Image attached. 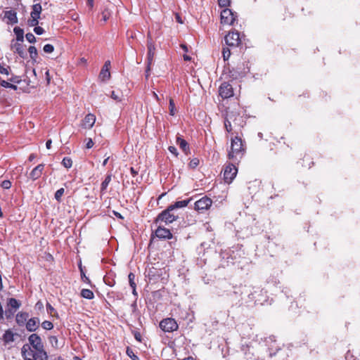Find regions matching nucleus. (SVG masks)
Wrapping results in <instances>:
<instances>
[{
  "instance_id": "39448f33",
  "label": "nucleus",
  "mask_w": 360,
  "mask_h": 360,
  "mask_svg": "<svg viewBox=\"0 0 360 360\" xmlns=\"http://www.w3.org/2000/svg\"><path fill=\"white\" fill-rule=\"evenodd\" d=\"M237 15L230 9L224 8L221 12V22L222 24L233 25Z\"/></svg>"
},
{
  "instance_id": "cd10ccee",
  "label": "nucleus",
  "mask_w": 360,
  "mask_h": 360,
  "mask_svg": "<svg viewBox=\"0 0 360 360\" xmlns=\"http://www.w3.org/2000/svg\"><path fill=\"white\" fill-rule=\"evenodd\" d=\"M81 296L88 300H92L94 297V292L89 289H82Z\"/></svg>"
},
{
  "instance_id": "8fccbe9b",
  "label": "nucleus",
  "mask_w": 360,
  "mask_h": 360,
  "mask_svg": "<svg viewBox=\"0 0 360 360\" xmlns=\"http://www.w3.org/2000/svg\"><path fill=\"white\" fill-rule=\"evenodd\" d=\"M46 310L47 312L50 314H52L56 311L55 309L49 303L46 304Z\"/></svg>"
},
{
  "instance_id": "37998d69",
  "label": "nucleus",
  "mask_w": 360,
  "mask_h": 360,
  "mask_svg": "<svg viewBox=\"0 0 360 360\" xmlns=\"http://www.w3.org/2000/svg\"><path fill=\"white\" fill-rule=\"evenodd\" d=\"M25 37L30 43H34L36 41V38L32 33L26 34Z\"/></svg>"
},
{
  "instance_id": "c85d7f7f",
  "label": "nucleus",
  "mask_w": 360,
  "mask_h": 360,
  "mask_svg": "<svg viewBox=\"0 0 360 360\" xmlns=\"http://www.w3.org/2000/svg\"><path fill=\"white\" fill-rule=\"evenodd\" d=\"M8 305L15 309H18L20 307V302L15 298H9Z\"/></svg>"
},
{
  "instance_id": "ea45409f",
  "label": "nucleus",
  "mask_w": 360,
  "mask_h": 360,
  "mask_svg": "<svg viewBox=\"0 0 360 360\" xmlns=\"http://www.w3.org/2000/svg\"><path fill=\"white\" fill-rule=\"evenodd\" d=\"M128 278L130 286L131 288L136 287V283L134 282L135 275L133 273H130L128 276Z\"/></svg>"
},
{
  "instance_id": "5701e85b",
  "label": "nucleus",
  "mask_w": 360,
  "mask_h": 360,
  "mask_svg": "<svg viewBox=\"0 0 360 360\" xmlns=\"http://www.w3.org/2000/svg\"><path fill=\"white\" fill-rule=\"evenodd\" d=\"M176 144L179 146V147L181 148V149L186 153L187 154L188 152L189 151V147L188 146V143L186 140H184V139H182L181 136H177L176 137Z\"/></svg>"
},
{
  "instance_id": "1a4fd4ad",
  "label": "nucleus",
  "mask_w": 360,
  "mask_h": 360,
  "mask_svg": "<svg viewBox=\"0 0 360 360\" xmlns=\"http://www.w3.org/2000/svg\"><path fill=\"white\" fill-rule=\"evenodd\" d=\"M212 201L210 198L202 197L194 204L195 210L200 212L207 210L212 205Z\"/></svg>"
},
{
  "instance_id": "a211bd4d",
  "label": "nucleus",
  "mask_w": 360,
  "mask_h": 360,
  "mask_svg": "<svg viewBox=\"0 0 360 360\" xmlns=\"http://www.w3.org/2000/svg\"><path fill=\"white\" fill-rule=\"evenodd\" d=\"M44 168V164H39L35 167L30 174V178L33 181L38 179L42 174V172Z\"/></svg>"
},
{
  "instance_id": "09e8293b",
  "label": "nucleus",
  "mask_w": 360,
  "mask_h": 360,
  "mask_svg": "<svg viewBox=\"0 0 360 360\" xmlns=\"http://www.w3.org/2000/svg\"><path fill=\"white\" fill-rule=\"evenodd\" d=\"M34 32L38 34V35H41L44 33V30L42 27H39V26H36L34 28Z\"/></svg>"
},
{
  "instance_id": "69168bd1",
  "label": "nucleus",
  "mask_w": 360,
  "mask_h": 360,
  "mask_svg": "<svg viewBox=\"0 0 360 360\" xmlns=\"http://www.w3.org/2000/svg\"><path fill=\"white\" fill-rule=\"evenodd\" d=\"M11 82H14V83H18L19 82V80H18L17 77H12L9 79Z\"/></svg>"
},
{
  "instance_id": "f8f14e48",
  "label": "nucleus",
  "mask_w": 360,
  "mask_h": 360,
  "mask_svg": "<svg viewBox=\"0 0 360 360\" xmlns=\"http://www.w3.org/2000/svg\"><path fill=\"white\" fill-rule=\"evenodd\" d=\"M28 341L30 344V345L32 346V347L36 350H42V348L44 347L41 338L35 333H33L30 335L28 338Z\"/></svg>"
},
{
  "instance_id": "c03bdc74",
  "label": "nucleus",
  "mask_w": 360,
  "mask_h": 360,
  "mask_svg": "<svg viewBox=\"0 0 360 360\" xmlns=\"http://www.w3.org/2000/svg\"><path fill=\"white\" fill-rule=\"evenodd\" d=\"M147 273V276L149 277L150 279H153V278H154L156 276L155 269L154 268L148 269Z\"/></svg>"
},
{
  "instance_id": "3c124183",
  "label": "nucleus",
  "mask_w": 360,
  "mask_h": 360,
  "mask_svg": "<svg viewBox=\"0 0 360 360\" xmlns=\"http://www.w3.org/2000/svg\"><path fill=\"white\" fill-rule=\"evenodd\" d=\"M169 151L174 155L176 157L178 155L177 149L174 146H169L168 148Z\"/></svg>"
},
{
  "instance_id": "603ef678",
  "label": "nucleus",
  "mask_w": 360,
  "mask_h": 360,
  "mask_svg": "<svg viewBox=\"0 0 360 360\" xmlns=\"http://www.w3.org/2000/svg\"><path fill=\"white\" fill-rule=\"evenodd\" d=\"M94 146V142L91 139H86V148H91Z\"/></svg>"
},
{
  "instance_id": "7c9ffc66",
  "label": "nucleus",
  "mask_w": 360,
  "mask_h": 360,
  "mask_svg": "<svg viewBox=\"0 0 360 360\" xmlns=\"http://www.w3.org/2000/svg\"><path fill=\"white\" fill-rule=\"evenodd\" d=\"M28 52L30 53V58L32 60H35L37 56V50L35 46H30L28 49Z\"/></svg>"
},
{
  "instance_id": "58836bf2",
  "label": "nucleus",
  "mask_w": 360,
  "mask_h": 360,
  "mask_svg": "<svg viewBox=\"0 0 360 360\" xmlns=\"http://www.w3.org/2000/svg\"><path fill=\"white\" fill-rule=\"evenodd\" d=\"M43 50L45 53H51L54 51V47L52 44H47L44 45Z\"/></svg>"
},
{
  "instance_id": "72a5a7b5",
  "label": "nucleus",
  "mask_w": 360,
  "mask_h": 360,
  "mask_svg": "<svg viewBox=\"0 0 360 360\" xmlns=\"http://www.w3.org/2000/svg\"><path fill=\"white\" fill-rule=\"evenodd\" d=\"M64 192L65 189L61 188L55 193L54 198L58 202H61V197L64 194Z\"/></svg>"
},
{
  "instance_id": "2f4dec72",
  "label": "nucleus",
  "mask_w": 360,
  "mask_h": 360,
  "mask_svg": "<svg viewBox=\"0 0 360 360\" xmlns=\"http://www.w3.org/2000/svg\"><path fill=\"white\" fill-rule=\"evenodd\" d=\"M49 340L51 346L56 349L59 347L58 340L56 336L52 335L49 338Z\"/></svg>"
},
{
  "instance_id": "a19ab883",
  "label": "nucleus",
  "mask_w": 360,
  "mask_h": 360,
  "mask_svg": "<svg viewBox=\"0 0 360 360\" xmlns=\"http://www.w3.org/2000/svg\"><path fill=\"white\" fill-rule=\"evenodd\" d=\"M222 55H223L224 60H227L231 56L230 50L228 48L227 49L224 48L223 51H222Z\"/></svg>"
},
{
  "instance_id": "2eb2a0df",
  "label": "nucleus",
  "mask_w": 360,
  "mask_h": 360,
  "mask_svg": "<svg viewBox=\"0 0 360 360\" xmlns=\"http://www.w3.org/2000/svg\"><path fill=\"white\" fill-rule=\"evenodd\" d=\"M96 122V117L91 113H89L85 116L81 124L82 127L84 129H91Z\"/></svg>"
},
{
  "instance_id": "a878e982",
  "label": "nucleus",
  "mask_w": 360,
  "mask_h": 360,
  "mask_svg": "<svg viewBox=\"0 0 360 360\" xmlns=\"http://www.w3.org/2000/svg\"><path fill=\"white\" fill-rule=\"evenodd\" d=\"M13 32H14V33L16 35V40L18 41L22 42L23 40H24V36H23L24 35V31H23V30L21 29L19 27H15L13 29Z\"/></svg>"
},
{
  "instance_id": "9b49d317",
  "label": "nucleus",
  "mask_w": 360,
  "mask_h": 360,
  "mask_svg": "<svg viewBox=\"0 0 360 360\" xmlns=\"http://www.w3.org/2000/svg\"><path fill=\"white\" fill-rule=\"evenodd\" d=\"M22 356L24 360H37V354L34 352L27 344L22 346L21 349Z\"/></svg>"
},
{
  "instance_id": "4be33fe9",
  "label": "nucleus",
  "mask_w": 360,
  "mask_h": 360,
  "mask_svg": "<svg viewBox=\"0 0 360 360\" xmlns=\"http://www.w3.org/2000/svg\"><path fill=\"white\" fill-rule=\"evenodd\" d=\"M29 314L26 312H20L17 314L15 321L19 326H23L27 321Z\"/></svg>"
},
{
  "instance_id": "de8ad7c7",
  "label": "nucleus",
  "mask_w": 360,
  "mask_h": 360,
  "mask_svg": "<svg viewBox=\"0 0 360 360\" xmlns=\"http://www.w3.org/2000/svg\"><path fill=\"white\" fill-rule=\"evenodd\" d=\"M39 23V20L37 19H35V18H31L30 20H28V25L31 27H36Z\"/></svg>"
},
{
  "instance_id": "b1692460",
  "label": "nucleus",
  "mask_w": 360,
  "mask_h": 360,
  "mask_svg": "<svg viewBox=\"0 0 360 360\" xmlns=\"http://www.w3.org/2000/svg\"><path fill=\"white\" fill-rule=\"evenodd\" d=\"M191 200V198L176 201L174 204L169 205V207H172V210L174 211V210H176V209L186 207Z\"/></svg>"
},
{
  "instance_id": "0e129e2a",
  "label": "nucleus",
  "mask_w": 360,
  "mask_h": 360,
  "mask_svg": "<svg viewBox=\"0 0 360 360\" xmlns=\"http://www.w3.org/2000/svg\"><path fill=\"white\" fill-rule=\"evenodd\" d=\"M181 48L185 51H188V47L186 44H181Z\"/></svg>"
},
{
  "instance_id": "e2e57ef3",
  "label": "nucleus",
  "mask_w": 360,
  "mask_h": 360,
  "mask_svg": "<svg viewBox=\"0 0 360 360\" xmlns=\"http://www.w3.org/2000/svg\"><path fill=\"white\" fill-rule=\"evenodd\" d=\"M184 59L186 61H190L191 60V57L188 55H184Z\"/></svg>"
},
{
  "instance_id": "6e6552de",
  "label": "nucleus",
  "mask_w": 360,
  "mask_h": 360,
  "mask_svg": "<svg viewBox=\"0 0 360 360\" xmlns=\"http://www.w3.org/2000/svg\"><path fill=\"white\" fill-rule=\"evenodd\" d=\"M226 45L231 47H236L240 44V37L238 32H229L224 38Z\"/></svg>"
},
{
  "instance_id": "423d86ee",
  "label": "nucleus",
  "mask_w": 360,
  "mask_h": 360,
  "mask_svg": "<svg viewBox=\"0 0 360 360\" xmlns=\"http://www.w3.org/2000/svg\"><path fill=\"white\" fill-rule=\"evenodd\" d=\"M160 327L163 331L170 333L177 330L178 324L174 319L167 318L160 321Z\"/></svg>"
},
{
  "instance_id": "dca6fc26",
  "label": "nucleus",
  "mask_w": 360,
  "mask_h": 360,
  "mask_svg": "<svg viewBox=\"0 0 360 360\" xmlns=\"http://www.w3.org/2000/svg\"><path fill=\"white\" fill-rule=\"evenodd\" d=\"M155 236L160 239H170L172 234L168 229L159 226L155 231Z\"/></svg>"
},
{
  "instance_id": "0eeeda50",
  "label": "nucleus",
  "mask_w": 360,
  "mask_h": 360,
  "mask_svg": "<svg viewBox=\"0 0 360 360\" xmlns=\"http://www.w3.org/2000/svg\"><path fill=\"white\" fill-rule=\"evenodd\" d=\"M238 169L233 164H229L224 168V179L226 183H231L236 177Z\"/></svg>"
},
{
  "instance_id": "4d7b16f0",
  "label": "nucleus",
  "mask_w": 360,
  "mask_h": 360,
  "mask_svg": "<svg viewBox=\"0 0 360 360\" xmlns=\"http://www.w3.org/2000/svg\"><path fill=\"white\" fill-rule=\"evenodd\" d=\"M40 14L41 13H35V12L32 11L31 12V18L39 20V18H40Z\"/></svg>"
},
{
  "instance_id": "aec40b11",
  "label": "nucleus",
  "mask_w": 360,
  "mask_h": 360,
  "mask_svg": "<svg viewBox=\"0 0 360 360\" xmlns=\"http://www.w3.org/2000/svg\"><path fill=\"white\" fill-rule=\"evenodd\" d=\"M39 325V318L34 317L29 319L26 323V328L30 332L35 331Z\"/></svg>"
},
{
  "instance_id": "c9c22d12",
  "label": "nucleus",
  "mask_w": 360,
  "mask_h": 360,
  "mask_svg": "<svg viewBox=\"0 0 360 360\" xmlns=\"http://www.w3.org/2000/svg\"><path fill=\"white\" fill-rule=\"evenodd\" d=\"M41 327L45 330H51L53 328V324L49 321H44L41 323Z\"/></svg>"
},
{
  "instance_id": "f03ea898",
  "label": "nucleus",
  "mask_w": 360,
  "mask_h": 360,
  "mask_svg": "<svg viewBox=\"0 0 360 360\" xmlns=\"http://www.w3.org/2000/svg\"><path fill=\"white\" fill-rule=\"evenodd\" d=\"M245 149L242 139L238 136H235L231 139V151L229 153V158H234L243 155Z\"/></svg>"
},
{
  "instance_id": "774afa93",
  "label": "nucleus",
  "mask_w": 360,
  "mask_h": 360,
  "mask_svg": "<svg viewBox=\"0 0 360 360\" xmlns=\"http://www.w3.org/2000/svg\"><path fill=\"white\" fill-rule=\"evenodd\" d=\"M109 158H110L109 157H107V158L103 160V164H102V165H103V166H105V165H107V163H108V161Z\"/></svg>"
},
{
  "instance_id": "6ab92c4d",
  "label": "nucleus",
  "mask_w": 360,
  "mask_h": 360,
  "mask_svg": "<svg viewBox=\"0 0 360 360\" xmlns=\"http://www.w3.org/2000/svg\"><path fill=\"white\" fill-rule=\"evenodd\" d=\"M236 113L233 111H226V117L224 119V127L227 132H231L232 130L231 120L235 117Z\"/></svg>"
},
{
  "instance_id": "412c9836",
  "label": "nucleus",
  "mask_w": 360,
  "mask_h": 360,
  "mask_svg": "<svg viewBox=\"0 0 360 360\" xmlns=\"http://www.w3.org/2000/svg\"><path fill=\"white\" fill-rule=\"evenodd\" d=\"M13 49H14L15 52H16L20 57L22 58H25L27 56V53L24 49L23 45L20 43H15Z\"/></svg>"
},
{
  "instance_id": "f257e3e1",
  "label": "nucleus",
  "mask_w": 360,
  "mask_h": 360,
  "mask_svg": "<svg viewBox=\"0 0 360 360\" xmlns=\"http://www.w3.org/2000/svg\"><path fill=\"white\" fill-rule=\"evenodd\" d=\"M241 350L245 355L257 354L258 357L261 355L264 358L265 354L271 357L273 355L276 354V352H278L279 349L276 344V340L274 336H270L264 338V340L262 338L259 339L258 337L256 336V340H252V341L249 343H247L246 341L243 342Z\"/></svg>"
},
{
  "instance_id": "393cba45",
  "label": "nucleus",
  "mask_w": 360,
  "mask_h": 360,
  "mask_svg": "<svg viewBox=\"0 0 360 360\" xmlns=\"http://www.w3.org/2000/svg\"><path fill=\"white\" fill-rule=\"evenodd\" d=\"M2 339L6 344L13 342L14 341V334L11 330H8L4 333Z\"/></svg>"
},
{
  "instance_id": "ddd939ff",
  "label": "nucleus",
  "mask_w": 360,
  "mask_h": 360,
  "mask_svg": "<svg viewBox=\"0 0 360 360\" xmlns=\"http://www.w3.org/2000/svg\"><path fill=\"white\" fill-rule=\"evenodd\" d=\"M147 47H148L147 64L148 65V67H149V66H150V65L153 63V58L155 56V47L154 44L152 42V39L150 36V34H148V36Z\"/></svg>"
},
{
  "instance_id": "4c0bfd02",
  "label": "nucleus",
  "mask_w": 360,
  "mask_h": 360,
  "mask_svg": "<svg viewBox=\"0 0 360 360\" xmlns=\"http://www.w3.org/2000/svg\"><path fill=\"white\" fill-rule=\"evenodd\" d=\"M175 114V105L172 98L169 99V115L174 116Z\"/></svg>"
},
{
  "instance_id": "bb28decb",
  "label": "nucleus",
  "mask_w": 360,
  "mask_h": 360,
  "mask_svg": "<svg viewBox=\"0 0 360 360\" xmlns=\"http://www.w3.org/2000/svg\"><path fill=\"white\" fill-rule=\"evenodd\" d=\"M111 181V174H108L104 181L101 183V192L103 193L107 189L110 182Z\"/></svg>"
},
{
  "instance_id": "473e14b6",
  "label": "nucleus",
  "mask_w": 360,
  "mask_h": 360,
  "mask_svg": "<svg viewBox=\"0 0 360 360\" xmlns=\"http://www.w3.org/2000/svg\"><path fill=\"white\" fill-rule=\"evenodd\" d=\"M62 165L65 168H70L72 165V160L69 157H65L62 160Z\"/></svg>"
},
{
  "instance_id": "79ce46f5",
  "label": "nucleus",
  "mask_w": 360,
  "mask_h": 360,
  "mask_svg": "<svg viewBox=\"0 0 360 360\" xmlns=\"http://www.w3.org/2000/svg\"><path fill=\"white\" fill-rule=\"evenodd\" d=\"M198 165L199 160L198 158H193L189 162V167L192 169H195Z\"/></svg>"
},
{
  "instance_id": "20e7f679",
  "label": "nucleus",
  "mask_w": 360,
  "mask_h": 360,
  "mask_svg": "<svg viewBox=\"0 0 360 360\" xmlns=\"http://www.w3.org/2000/svg\"><path fill=\"white\" fill-rule=\"evenodd\" d=\"M259 292H262L259 288L251 287V286H245L242 291V294H245L248 296L249 300L246 302H253L255 304H263V300L259 298H257L255 295Z\"/></svg>"
},
{
  "instance_id": "864d4df0",
  "label": "nucleus",
  "mask_w": 360,
  "mask_h": 360,
  "mask_svg": "<svg viewBox=\"0 0 360 360\" xmlns=\"http://www.w3.org/2000/svg\"><path fill=\"white\" fill-rule=\"evenodd\" d=\"M111 98L115 101H120L121 99H120V96H118L115 91H112V93H111Z\"/></svg>"
},
{
  "instance_id": "c756f323",
  "label": "nucleus",
  "mask_w": 360,
  "mask_h": 360,
  "mask_svg": "<svg viewBox=\"0 0 360 360\" xmlns=\"http://www.w3.org/2000/svg\"><path fill=\"white\" fill-rule=\"evenodd\" d=\"M37 352V358H39L40 360H48V354L44 350V347L42 348V350H38Z\"/></svg>"
},
{
  "instance_id": "f3484780",
  "label": "nucleus",
  "mask_w": 360,
  "mask_h": 360,
  "mask_svg": "<svg viewBox=\"0 0 360 360\" xmlns=\"http://www.w3.org/2000/svg\"><path fill=\"white\" fill-rule=\"evenodd\" d=\"M4 18L7 19V24L14 25L17 24L18 20L17 13L13 10L6 11L4 12Z\"/></svg>"
},
{
  "instance_id": "e433bc0d",
  "label": "nucleus",
  "mask_w": 360,
  "mask_h": 360,
  "mask_svg": "<svg viewBox=\"0 0 360 360\" xmlns=\"http://www.w3.org/2000/svg\"><path fill=\"white\" fill-rule=\"evenodd\" d=\"M127 354L132 359V360H139V357L134 354V351L129 348H127Z\"/></svg>"
},
{
  "instance_id": "680f3d73",
  "label": "nucleus",
  "mask_w": 360,
  "mask_h": 360,
  "mask_svg": "<svg viewBox=\"0 0 360 360\" xmlns=\"http://www.w3.org/2000/svg\"><path fill=\"white\" fill-rule=\"evenodd\" d=\"M52 141L51 139H49L46 143V147L47 149H50L51 146Z\"/></svg>"
},
{
  "instance_id": "4468645a",
  "label": "nucleus",
  "mask_w": 360,
  "mask_h": 360,
  "mask_svg": "<svg viewBox=\"0 0 360 360\" xmlns=\"http://www.w3.org/2000/svg\"><path fill=\"white\" fill-rule=\"evenodd\" d=\"M110 60L105 61L98 75V78L101 82H105L110 78Z\"/></svg>"
},
{
  "instance_id": "13d9d810",
  "label": "nucleus",
  "mask_w": 360,
  "mask_h": 360,
  "mask_svg": "<svg viewBox=\"0 0 360 360\" xmlns=\"http://www.w3.org/2000/svg\"><path fill=\"white\" fill-rule=\"evenodd\" d=\"M134 338L135 339L139 341V342H141V335L139 333H136L134 334Z\"/></svg>"
},
{
  "instance_id": "49530a36",
  "label": "nucleus",
  "mask_w": 360,
  "mask_h": 360,
  "mask_svg": "<svg viewBox=\"0 0 360 360\" xmlns=\"http://www.w3.org/2000/svg\"><path fill=\"white\" fill-rule=\"evenodd\" d=\"M1 186L4 189H8L11 186V182L8 180H4L2 181Z\"/></svg>"
},
{
  "instance_id": "9d476101",
  "label": "nucleus",
  "mask_w": 360,
  "mask_h": 360,
  "mask_svg": "<svg viewBox=\"0 0 360 360\" xmlns=\"http://www.w3.org/2000/svg\"><path fill=\"white\" fill-rule=\"evenodd\" d=\"M219 95L223 98H229L233 96L232 86L227 82H223L219 89Z\"/></svg>"
},
{
  "instance_id": "5fc2aeb1",
  "label": "nucleus",
  "mask_w": 360,
  "mask_h": 360,
  "mask_svg": "<svg viewBox=\"0 0 360 360\" xmlns=\"http://www.w3.org/2000/svg\"><path fill=\"white\" fill-rule=\"evenodd\" d=\"M0 73L8 75L9 74L8 68H4L0 65Z\"/></svg>"
},
{
  "instance_id": "bf43d9fd",
  "label": "nucleus",
  "mask_w": 360,
  "mask_h": 360,
  "mask_svg": "<svg viewBox=\"0 0 360 360\" xmlns=\"http://www.w3.org/2000/svg\"><path fill=\"white\" fill-rule=\"evenodd\" d=\"M45 75H46V81H47V84H49L50 83V80H51L50 75H49V70L46 71Z\"/></svg>"
},
{
  "instance_id": "338daca9",
  "label": "nucleus",
  "mask_w": 360,
  "mask_h": 360,
  "mask_svg": "<svg viewBox=\"0 0 360 360\" xmlns=\"http://www.w3.org/2000/svg\"><path fill=\"white\" fill-rule=\"evenodd\" d=\"M176 19L177 22H179V23H183L180 16L178 14H176Z\"/></svg>"
},
{
  "instance_id": "f704fd0d",
  "label": "nucleus",
  "mask_w": 360,
  "mask_h": 360,
  "mask_svg": "<svg viewBox=\"0 0 360 360\" xmlns=\"http://www.w3.org/2000/svg\"><path fill=\"white\" fill-rule=\"evenodd\" d=\"M0 84L1 86L4 87V88H9V89H12L13 90H16L18 88L16 85L11 84L5 80H2L0 83Z\"/></svg>"
},
{
  "instance_id": "052dcab7",
  "label": "nucleus",
  "mask_w": 360,
  "mask_h": 360,
  "mask_svg": "<svg viewBox=\"0 0 360 360\" xmlns=\"http://www.w3.org/2000/svg\"><path fill=\"white\" fill-rule=\"evenodd\" d=\"M79 267L82 278L84 279L86 277V275L83 271V269H82V266L81 264L79 265Z\"/></svg>"
},
{
  "instance_id": "a18cd8bd",
  "label": "nucleus",
  "mask_w": 360,
  "mask_h": 360,
  "mask_svg": "<svg viewBox=\"0 0 360 360\" xmlns=\"http://www.w3.org/2000/svg\"><path fill=\"white\" fill-rule=\"evenodd\" d=\"M41 6L40 4H35L32 6V12L41 13Z\"/></svg>"
},
{
  "instance_id": "6e6d98bb",
  "label": "nucleus",
  "mask_w": 360,
  "mask_h": 360,
  "mask_svg": "<svg viewBox=\"0 0 360 360\" xmlns=\"http://www.w3.org/2000/svg\"><path fill=\"white\" fill-rule=\"evenodd\" d=\"M220 6H226L229 4V0H218Z\"/></svg>"
},
{
  "instance_id": "7ed1b4c3",
  "label": "nucleus",
  "mask_w": 360,
  "mask_h": 360,
  "mask_svg": "<svg viewBox=\"0 0 360 360\" xmlns=\"http://www.w3.org/2000/svg\"><path fill=\"white\" fill-rule=\"evenodd\" d=\"M178 216L174 214L172 207H167L166 210L160 213L156 219V222L164 221L166 224L172 223L176 221Z\"/></svg>"
}]
</instances>
